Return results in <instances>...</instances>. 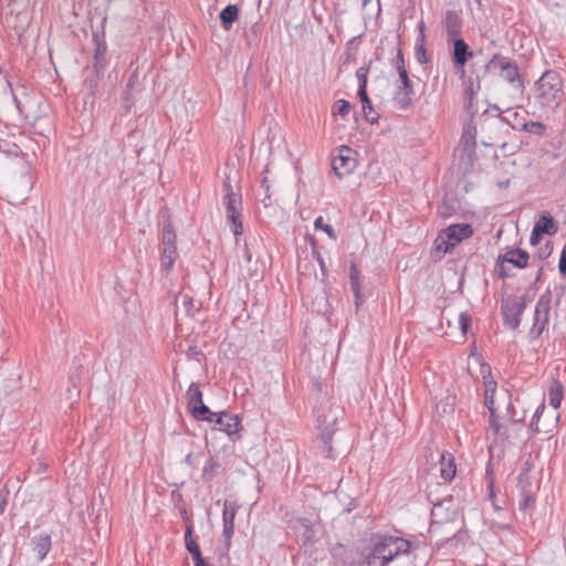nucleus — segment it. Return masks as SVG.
Segmentation results:
<instances>
[{"mask_svg":"<svg viewBox=\"0 0 566 566\" xmlns=\"http://www.w3.org/2000/svg\"><path fill=\"white\" fill-rule=\"evenodd\" d=\"M443 511H444V502H441V503H437L433 505L432 510H431V516L433 518L434 522L437 523H442L443 521H448L449 518H451L452 515L455 514V512H451V514H448L446 517L443 516Z\"/></svg>","mask_w":566,"mask_h":566,"instance_id":"obj_34","label":"nucleus"},{"mask_svg":"<svg viewBox=\"0 0 566 566\" xmlns=\"http://www.w3.org/2000/svg\"><path fill=\"white\" fill-rule=\"evenodd\" d=\"M533 97L543 111H555L563 102L564 82L555 70L545 71L535 82Z\"/></svg>","mask_w":566,"mask_h":566,"instance_id":"obj_1","label":"nucleus"},{"mask_svg":"<svg viewBox=\"0 0 566 566\" xmlns=\"http://www.w3.org/2000/svg\"><path fill=\"white\" fill-rule=\"evenodd\" d=\"M180 301L181 305L184 307V311L187 315H192L196 307H195V301L193 297L188 294H181L178 298H176V302Z\"/></svg>","mask_w":566,"mask_h":566,"instance_id":"obj_38","label":"nucleus"},{"mask_svg":"<svg viewBox=\"0 0 566 566\" xmlns=\"http://www.w3.org/2000/svg\"><path fill=\"white\" fill-rule=\"evenodd\" d=\"M245 258L248 261H251V254L249 253V251L245 252Z\"/></svg>","mask_w":566,"mask_h":566,"instance_id":"obj_57","label":"nucleus"},{"mask_svg":"<svg viewBox=\"0 0 566 566\" xmlns=\"http://www.w3.org/2000/svg\"><path fill=\"white\" fill-rule=\"evenodd\" d=\"M559 273L563 277H566V244L563 247L558 264Z\"/></svg>","mask_w":566,"mask_h":566,"instance_id":"obj_47","label":"nucleus"},{"mask_svg":"<svg viewBox=\"0 0 566 566\" xmlns=\"http://www.w3.org/2000/svg\"><path fill=\"white\" fill-rule=\"evenodd\" d=\"M506 66L502 70V73H499V76L510 83L513 87L523 91L524 90V81L520 74V69L515 61L511 60V62H505Z\"/></svg>","mask_w":566,"mask_h":566,"instance_id":"obj_15","label":"nucleus"},{"mask_svg":"<svg viewBox=\"0 0 566 566\" xmlns=\"http://www.w3.org/2000/svg\"><path fill=\"white\" fill-rule=\"evenodd\" d=\"M541 235H542V234H536V231H535V229L533 228L532 233H531V238H530V243H531L532 245H536V244L538 243V241H539V237H541Z\"/></svg>","mask_w":566,"mask_h":566,"instance_id":"obj_51","label":"nucleus"},{"mask_svg":"<svg viewBox=\"0 0 566 566\" xmlns=\"http://www.w3.org/2000/svg\"><path fill=\"white\" fill-rule=\"evenodd\" d=\"M457 472L454 458L451 453H442L440 459V474L444 481H451Z\"/></svg>","mask_w":566,"mask_h":566,"instance_id":"obj_22","label":"nucleus"},{"mask_svg":"<svg viewBox=\"0 0 566 566\" xmlns=\"http://www.w3.org/2000/svg\"><path fill=\"white\" fill-rule=\"evenodd\" d=\"M4 506H6V501H2V502L0 503V513H3V511H4Z\"/></svg>","mask_w":566,"mask_h":566,"instance_id":"obj_56","label":"nucleus"},{"mask_svg":"<svg viewBox=\"0 0 566 566\" xmlns=\"http://www.w3.org/2000/svg\"><path fill=\"white\" fill-rule=\"evenodd\" d=\"M357 95L361 102L363 112H364L366 118L368 120H370L371 123H374L377 119V117H370V113L373 111V105H371V101L368 97L367 90H364L363 87L358 88Z\"/></svg>","mask_w":566,"mask_h":566,"instance_id":"obj_30","label":"nucleus"},{"mask_svg":"<svg viewBox=\"0 0 566 566\" xmlns=\"http://www.w3.org/2000/svg\"><path fill=\"white\" fill-rule=\"evenodd\" d=\"M424 42L421 41L420 44H417L416 45V50H415V56H416V60L420 63V64H424L427 63L428 59H427V52H426V49H424V45H423Z\"/></svg>","mask_w":566,"mask_h":566,"instance_id":"obj_43","label":"nucleus"},{"mask_svg":"<svg viewBox=\"0 0 566 566\" xmlns=\"http://www.w3.org/2000/svg\"><path fill=\"white\" fill-rule=\"evenodd\" d=\"M444 234L447 237V240L442 242V244L444 245L443 251L448 252L462 240L470 238L473 234V229L468 223H457L449 226L444 230ZM439 249H442V247L439 245Z\"/></svg>","mask_w":566,"mask_h":566,"instance_id":"obj_11","label":"nucleus"},{"mask_svg":"<svg viewBox=\"0 0 566 566\" xmlns=\"http://www.w3.org/2000/svg\"><path fill=\"white\" fill-rule=\"evenodd\" d=\"M509 398H511V396H509ZM506 416L509 421H511L512 423H520L523 422L525 419V412L523 411L521 413H517L514 408L512 399L509 400V403L506 406Z\"/></svg>","mask_w":566,"mask_h":566,"instance_id":"obj_35","label":"nucleus"},{"mask_svg":"<svg viewBox=\"0 0 566 566\" xmlns=\"http://www.w3.org/2000/svg\"><path fill=\"white\" fill-rule=\"evenodd\" d=\"M349 281L355 297V304L356 307L358 308L363 303V294L360 284V273L355 263H352L349 268Z\"/></svg>","mask_w":566,"mask_h":566,"instance_id":"obj_20","label":"nucleus"},{"mask_svg":"<svg viewBox=\"0 0 566 566\" xmlns=\"http://www.w3.org/2000/svg\"><path fill=\"white\" fill-rule=\"evenodd\" d=\"M516 486L520 494L518 510L525 515L530 514L535 506V490L530 475L520 473Z\"/></svg>","mask_w":566,"mask_h":566,"instance_id":"obj_9","label":"nucleus"},{"mask_svg":"<svg viewBox=\"0 0 566 566\" xmlns=\"http://www.w3.org/2000/svg\"><path fill=\"white\" fill-rule=\"evenodd\" d=\"M490 427L495 436L507 438V428L499 422L496 411L494 416L490 415Z\"/></svg>","mask_w":566,"mask_h":566,"instance_id":"obj_33","label":"nucleus"},{"mask_svg":"<svg viewBox=\"0 0 566 566\" xmlns=\"http://www.w3.org/2000/svg\"><path fill=\"white\" fill-rule=\"evenodd\" d=\"M482 378H483V386H484V396L491 395L495 396L497 384L492 377L490 366L483 365L481 367Z\"/></svg>","mask_w":566,"mask_h":566,"instance_id":"obj_26","label":"nucleus"},{"mask_svg":"<svg viewBox=\"0 0 566 566\" xmlns=\"http://www.w3.org/2000/svg\"><path fill=\"white\" fill-rule=\"evenodd\" d=\"M394 64H395L398 75L402 74V72H407L406 66H405L403 53H402L401 49H398L397 55L394 60Z\"/></svg>","mask_w":566,"mask_h":566,"instance_id":"obj_42","label":"nucleus"},{"mask_svg":"<svg viewBox=\"0 0 566 566\" xmlns=\"http://www.w3.org/2000/svg\"><path fill=\"white\" fill-rule=\"evenodd\" d=\"M356 75L359 81L358 88L367 90V70L360 67L357 70Z\"/></svg>","mask_w":566,"mask_h":566,"instance_id":"obj_46","label":"nucleus"},{"mask_svg":"<svg viewBox=\"0 0 566 566\" xmlns=\"http://www.w3.org/2000/svg\"><path fill=\"white\" fill-rule=\"evenodd\" d=\"M234 533V524H223V536L227 541H230Z\"/></svg>","mask_w":566,"mask_h":566,"instance_id":"obj_49","label":"nucleus"},{"mask_svg":"<svg viewBox=\"0 0 566 566\" xmlns=\"http://www.w3.org/2000/svg\"><path fill=\"white\" fill-rule=\"evenodd\" d=\"M398 76L399 81L395 86L392 102L397 109L406 111L412 106L415 88L408 72H402Z\"/></svg>","mask_w":566,"mask_h":566,"instance_id":"obj_7","label":"nucleus"},{"mask_svg":"<svg viewBox=\"0 0 566 566\" xmlns=\"http://www.w3.org/2000/svg\"><path fill=\"white\" fill-rule=\"evenodd\" d=\"M177 237L169 220H167L161 230V245H177Z\"/></svg>","mask_w":566,"mask_h":566,"instance_id":"obj_29","label":"nucleus"},{"mask_svg":"<svg viewBox=\"0 0 566 566\" xmlns=\"http://www.w3.org/2000/svg\"><path fill=\"white\" fill-rule=\"evenodd\" d=\"M453 51L452 59L457 69H463L468 60L472 56V52L469 51V45L461 38L452 39Z\"/></svg>","mask_w":566,"mask_h":566,"instance_id":"obj_14","label":"nucleus"},{"mask_svg":"<svg viewBox=\"0 0 566 566\" xmlns=\"http://www.w3.org/2000/svg\"><path fill=\"white\" fill-rule=\"evenodd\" d=\"M424 22L423 21H420L418 23V28H419V31H420V35H419V39L420 41L424 42Z\"/></svg>","mask_w":566,"mask_h":566,"instance_id":"obj_52","label":"nucleus"},{"mask_svg":"<svg viewBox=\"0 0 566 566\" xmlns=\"http://www.w3.org/2000/svg\"><path fill=\"white\" fill-rule=\"evenodd\" d=\"M523 130L537 136H543L546 127L542 122L530 120L524 123Z\"/></svg>","mask_w":566,"mask_h":566,"instance_id":"obj_36","label":"nucleus"},{"mask_svg":"<svg viewBox=\"0 0 566 566\" xmlns=\"http://www.w3.org/2000/svg\"><path fill=\"white\" fill-rule=\"evenodd\" d=\"M223 187L226 189L224 206L227 222L229 223L233 234L238 237L243 231L241 221V198L233 193L232 187L229 182H224Z\"/></svg>","mask_w":566,"mask_h":566,"instance_id":"obj_4","label":"nucleus"},{"mask_svg":"<svg viewBox=\"0 0 566 566\" xmlns=\"http://www.w3.org/2000/svg\"><path fill=\"white\" fill-rule=\"evenodd\" d=\"M295 532L303 545H312L314 543L315 531L307 518H301L297 521Z\"/></svg>","mask_w":566,"mask_h":566,"instance_id":"obj_17","label":"nucleus"},{"mask_svg":"<svg viewBox=\"0 0 566 566\" xmlns=\"http://www.w3.org/2000/svg\"><path fill=\"white\" fill-rule=\"evenodd\" d=\"M484 405L488 408L491 416H494L495 409V396L485 395L484 396Z\"/></svg>","mask_w":566,"mask_h":566,"instance_id":"obj_48","label":"nucleus"},{"mask_svg":"<svg viewBox=\"0 0 566 566\" xmlns=\"http://www.w3.org/2000/svg\"><path fill=\"white\" fill-rule=\"evenodd\" d=\"M350 112V103L346 99H339L335 103L334 114L346 117Z\"/></svg>","mask_w":566,"mask_h":566,"instance_id":"obj_39","label":"nucleus"},{"mask_svg":"<svg viewBox=\"0 0 566 566\" xmlns=\"http://www.w3.org/2000/svg\"><path fill=\"white\" fill-rule=\"evenodd\" d=\"M460 144L462 146V151L465 153L469 157H471L472 154H474L476 145L474 127H472L471 125H467L463 128V134L460 139Z\"/></svg>","mask_w":566,"mask_h":566,"instance_id":"obj_23","label":"nucleus"},{"mask_svg":"<svg viewBox=\"0 0 566 566\" xmlns=\"http://www.w3.org/2000/svg\"><path fill=\"white\" fill-rule=\"evenodd\" d=\"M186 398L188 410L195 419L207 422L213 421L214 412H212L210 408L203 403L202 391L200 390L198 384H190L186 392Z\"/></svg>","mask_w":566,"mask_h":566,"instance_id":"obj_5","label":"nucleus"},{"mask_svg":"<svg viewBox=\"0 0 566 566\" xmlns=\"http://www.w3.org/2000/svg\"><path fill=\"white\" fill-rule=\"evenodd\" d=\"M33 551L39 560H43L49 554L52 543L49 534H40L32 538Z\"/></svg>","mask_w":566,"mask_h":566,"instance_id":"obj_18","label":"nucleus"},{"mask_svg":"<svg viewBox=\"0 0 566 566\" xmlns=\"http://www.w3.org/2000/svg\"><path fill=\"white\" fill-rule=\"evenodd\" d=\"M238 505L235 502L226 501L222 510V522L223 524H234Z\"/></svg>","mask_w":566,"mask_h":566,"instance_id":"obj_31","label":"nucleus"},{"mask_svg":"<svg viewBox=\"0 0 566 566\" xmlns=\"http://www.w3.org/2000/svg\"><path fill=\"white\" fill-rule=\"evenodd\" d=\"M14 103H15V106H17V109L19 111V113L23 114V108L21 106L20 101L17 97H14Z\"/></svg>","mask_w":566,"mask_h":566,"instance_id":"obj_54","label":"nucleus"},{"mask_svg":"<svg viewBox=\"0 0 566 566\" xmlns=\"http://www.w3.org/2000/svg\"><path fill=\"white\" fill-rule=\"evenodd\" d=\"M470 324H471V318H470L469 314L465 312L460 313L459 325H460L461 332L463 334H465L468 332Z\"/></svg>","mask_w":566,"mask_h":566,"instance_id":"obj_44","label":"nucleus"},{"mask_svg":"<svg viewBox=\"0 0 566 566\" xmlns=\"http://www.w3.org/2000/svg\"><path fill=\"white\" fill-rule=\"evenodd\" d=\"M357 167L356 153L348 146H340L332 160V169L338 178H343Z\"/></svg>","mask_w":566,"mask_h":566,"instance_id":"obj_8","label":"nucleus"},{"mask_svg":"<svg viewBox=\"0 0 566 566\" xmlns=\"http://www.w3.org/2000/svg\"><path fill=\"white\" fill-rule=\"evenodd\" d=\"M533 228L535 229L536 234H555L557 232L555 221L548 213L541 216Z\"/></svg>","mask_w":566,"mask_h":566,"instance_id":"obj_24","label":"nucleus"},{"mask_svg":"<svg viewBox=\"0 0 566 566\" xmlns=\"http://www.w3.org/2000/svg\"><path fill=\"white\" fill-rule=\"evenodd\" d=\"M0 151L9 157H18L21 148L14 142L0 137Z\"/></svg>","mask_w":566,"mask_h":566,"instance_id":"obj_32","label":"nucleus"},{"mask_svg":"<svg viewBox=\"0 0 566 566\" xmlns=\"http://www.w3.org/2000/svg\"><path fill=\"white\" fill-rule=\"evenodd\" d=\"M511 57L504 56L500 53L494 54L490 61L485 64V71L502 73V70L506 66L505 62H511Z\"/></svg>","mask_w":566,"mask_h":566,"instance_id":"obj_27","label":"nucleus"},{"mask_svg":"<svg viewBox=\"0 0 566 566\" xmlns=\"http://www.w3.org/2000/svg\"><path fill=\"white\" fill-rule=\"evenodd\" d=\"M177 258H178L177 245H161L160 266L164 271H166V272L171 271Z\"/></svg>","mask_w":566,"mask_h":566,"instance_id":"obj_21","label":"nucleus"},{"mask_svg":"<svg viewBox=\"0 0 566 566\" xmlns=\"http://www.w3.org/2000/svg\"><path fill=\"white\" fill-rule=\"evenodd\" d=\"M410 547L411 543L407 539L397 536L384 535L378 537L377 542L374 544L373 552L380 556L387 565L396 556L408 554Z\"/></svg>","mask_w":566,"mask_h":566,"instance_id":"obj_2","label":"nucleus"},{"mask_svg":"<svg viewBox=\"0 0 566 566\" xmlns=\"http://www.w3.org/2000/svg\"><path fill=\"white\" fill-rule=\"evenodd\" d=\"M211 423H214V429L227 433L232 441L239 439L238 432L241 428V420L237 415H231L226 411L214 412Z\"/></svg>","mask_w":566,"mask_h":566,"instance_id":"obj_10","label":"nucleus"},{"mask_svg":"<svg viewBox=\"0 0 566 566\" xmlns=\"http://www.w3.org/2000/svg\"><path fill=\"white\" fill-rule=\"evenodd\" d=\"M564 398V385L557 378H552L548 387V401L549 405L558 409Z\"/></svg>","mask_w":566,"mask_h":566,"instance_id":"obj_19","label":"nucleus"},{"mask_svg":"<svg viewBox=\"0 0 566 566\" xmlns=\"http://www.w3.org/2000/svg\"><path fill=\"white\" fill-rule=\"evenodd\" d=\"M507 262H504L501 260V255H499L496 263H495V271L497 272L499 276L502 279L509 277L510 274L506 271L505 264Z\"/></svg>","mask_w":566,"mask_h":566,"instance_id":"obj_45","label":"nucleus"},{"mask_svg":"<svg viewBox=\"0 0 566 566\" xmlns=\"http://www.w3.org/2000/svg\"><path fill=\"white\" fill-rule=\"evenodd\" d=\"M314 228L315 230L324 231L333 240L337 238L334 228L331 224L325 223L323 217L321 216L314 220Z\"/></svg>","mask_w":566,"mask_h":566,"instance_id":"obj_37","label":"nucleus"},{"mask_svg":"<svg viewBox=\"0 0 566 566\" xmlns=\"http://www.w3.org/2000/svg\"><path fill=\"white\" fill-rule=\"evenodd\" d=\"M239 10L235 4H228L220 12L221 25L224 30H230L233 22L238 19Z\"/></svg>","mask_w":566,"mask_h":566,"instance_id":"obj_25","label":"nucleus"},{"mask_svg":"<svg viewBox=\"0 0 566 566\" xmlns=\"http://www.w3.org/2000/svg\"><path fill=\"white\" fill-rule=\"evenodd\" d=\"M526 301L524 297H507L503 300L501 313L503 323L512 331H516L521 325V317L525 311Z\"/></svg>","mask_w":566,"mask_h":566,"instance_id":"obj_6","label":"nucleus"},{"mask_svg":"<svg viewBox=\"0 0 566 566\" xmlns=\"http://www.w3.org/2000/svg\"><path fill=\"white\" fill-rule=\"evenodd\" d=\"M216 464L217 463H216V461L212 458L208 459L206 461V463H205V467H203V473L206 474L209 471H212L214 469Z\"/></svg>","mask_w":566,"mask_h":566,"instance_id":"obj_50","label":"nucleus"},{"mask_svg":"<svg viewBox=\"0 0 566 566\" xmlns=\"http://www.w3.org/2000/svg\"><path fill=\"white\" fill-rule=\"evenodd\" d=\"M93 43L95 46L94 50V69L96 73H101L107 65L106 54H107V44L104 40V36L94 33L93 34Z\"/></svg>","mask_w":566,"mask_h":566,"instance_id":"obj_13","label":"nucleus"},{"mask_svg":"<svg viewBox=\"0 0 566 566\" xmlns=\"http://www.w3.org/2000/svg\"><path fill=\"white\" fill-rule=\"evenodd\" d=\"M132 82L129 81L127 84H126V88L128 90L130 86H132Z\"/></svg>","mask_w":566,"mask_h":566,"instance_id":"obj_58","label":"nucleus"},{"mask_svg":"<svg viewBox=\"0 0 566 566\" xmlns=\"http://www.w3.org/2000/svg\"><path fill=\"white\" fill-rule=\"evenodd\" d=\"M552 293L549 290H546L541 294L535 305L533 325L530 329V337L532 339L538 338L547 328L549 323Z\"/></svg>","mask_w":566,"mask_h":566,"instance_id":"obj_3","label":"nucleus"},{"mask_svg":"<svg viewBox=\"0 0 566 566\" xmlns=\"http://www.w3.org/2000/svg\"><path fill=\"white\" fill-rule=\"evenodd\" d=\"M364 566H387L380 556L376 555L373 551L367 555L364 560Z\"/></svg>","mask_w":566,"mask_h":566,"instance_id":"obj_41","label":"nucleus"},{"mask_svg":"<svg viewBox=\"0 0 566 566\" xmlns=\"http://www.w3.org/2000/svg\"><path fill=\"white\" fill-rule=\"evenodd\" d=\"M543 411H544V405L542 403V405H539L536 408V410H535V412H534V415L532 417L531 423H530V429L533 431V433L539 432V428L537 427V422H538Z\"/></svg>","mask_w":566,"mask_h":566,"instance_id":"obj_40","label":"nucleus"},{"mask_svg":"<svg viewBox=\"0 0 566 566\" xmlns=\"http://www.w3.org/2000/svg\"><path fill=\"white\" fill-rule=\"evenodd\" d=\"M462 17L461 13L453 10H448L444 14L443 27L447 32V40L450 43L452 39L460 38L462 31Z\"/></svg>","mask_w":566,"mask_h":566,"instance_id":"obj_12","label":"nucleus"},{"mask_svg":"<svg viewBox=\"0 0 566 566\" xmlns=\"http://www.w3.org/2000/svg\"><path fill=\"white\" fill-rule=\"evenodd\" d=\"M195 566H208V563L203 557L193 559Z\"/></svg>","mask_w":566,"mask_h":566,"instance_id":"obj_53","label":"nucleus"},{"mask_svg":"<svg viewBox=\"0 0 566 566\" xmlns=\"http://www.w3.org/2000/svg\"><path fill=\"white\" fill-rule=\"evenodd\" d=\"M501 260L517 269H525L528 265L530 254L522 249H509L505 254L501 255Z\"/></svg>","mask_w":566,"mask_h":566,"instance_id":"obj_16","label":"nucleus"},{"mask_svg":"<svg viewBox=\"0 0 566 566\" xmlns=\"http://www.w3.org/2000/svg\"><path fill=\"white\" fill-rule=\"evenodd\" d=\"M185 462L190 464L191 463V454H187L186 458H185Z\"/></svg>","mask_w":566,"mask_h":566,"instance_id":"obj_55","label":"nucleus"},{"mask_svg":"<svg viewBox=\"0 0 566 566\" xmlns=\"http://www.w3.org/2000/svg\"><path fill=\"white\" fill-rule=\"evenodd\" d=\"M185 544L187 551L191 554L192 559L202 557L198 543L192 538V526L188 525L185 533Z\"/></svg>","mask_w":566,"mask_h":566,"instance_id":"obj_28","label":"nucleus"}]
</instances>
